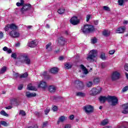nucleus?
<instances>
[{
	"instance_id": "51",
	"label": "nucleus",
	"mask_w": 128,
	"mask_h": 128,
	"mask_svg": "<svg viewBox=\"0 0 128 128\" xmlns=\"http://www.w3.org/2000/svg\"><path fill=\"white\" fill-rule=\"evenodd\" d=\"M91 16H92L90 15V14L86 16V20L87 22H88V20H90V18Z\"/></svg>"
},
{
	"instance_id": "42",
	"label": "nucleus",
	"mask_w": 128,
	"mask_h": 128,
	"mask_svg": "<svg viewBox=\"0 0 128 128\" xmlns=\"http://www.w3.org/2000/svg\"><path fill=\"white\" fill-rule=\"evenodd\" d=\"M100 58H102V60H106V54L104 53L101 54Z\"/></svg>"
},
{
	"instance_id": "22",
	"label": "nucleus",
	"mask_w": 128,
	"mask_h": 128,
	"mask_svg": "<svg viewBox=\"0 0 128 128\" xmlns=\"http://www.w3.org/2000/svg\"><path fill=\"white\" fill-rule=\"evenodd\" d=\"M48 90H49L50 92H56V86H50L48 87Z\"/></svg>"
},
{
	"instance_id": "41",
	"label": "nucleus",
	"mask_w": 128,
	"mask_h": 128,
	"mask_svg": "<svg viewBox=\"0 0 128 128\" xmlns=\"http://www.w3.org/2000/svg\"><path fill=\"white\" fill-rule=\"evenodd\" d=\"M18 56L16 55V53H12L11 55V58H12L14 60L16 59Z\"/></svg>"
},
{
	"instance_id": "43",
	"label": "nucleus",
	"mask_w": 128,
	"mask_h": 128,
	"mask_svg": "<svg viewBox=\"0 0 128 128\" xmlns=\"http://www.w3.org/2000/svg\"><path fill=\"white\" fill-rule=\"evenodd\" d=\"M28 73L25 72L24 74H22L20 76V78H28Z\"/></svg>"
},
{
	"instance_id": "54",
	"label": "nucleus",
	"mask_w": 128,
	"mask_h": 128,
	"mask_svg": "<svg viewBox=\"0 0 128 128\" xmlns=\"http://www.w3.org/2000/svg\"><path fill=\"white\" fill-rule=\"evenodd\" d=\"M12 100L16 104H18V100L17 98H14Z\"/></svg>"
},
{
	"instance_id": "30",
	"label": "nucleus",
	"mask_w": 128,
	"mask_h": 128,
	"mask_svg": "<svg viewBox=\"0 0 128 128\" xmlns=\"http://www.w3.org/2000/svg\"><path fill=\"white\" fill-rule=\"evenodd\" d=\"M3 50H4V52H7L8 54H11L12 52V50L8 49V48L6 46H4L3 48Z\"/></svg>"
},
{
	"instance_id": "35",
	"label": "nucleus",
	"mask_w": 128,
	"mask_h": 128,
	"mask_svg": "<svg viewBox=\"0 0 128 128\" xmlns=\"http://www.w3.org/2000/svg\"><path fill=\"white\" fill-rule=\"evenodd\" d=\"M58 14H62L64 12V8H60L58 10Z\"/></svg>"
},
{
	"instance_id": "33",
	"label": "nucleus",
	"mask_w": 128,
	"mask_h": 128,
	"mask_svg": "<svg viewBox=\"0 0 128 128\" xmlns=\"http://www.w3.org/2000/svg\"><path fill=\"white\" fill-rule=\"evenodd\" d=\"M100 78H95L94 80V82L95 84H98L100 82Z\"/></svg>"
},
{
	"instance_id": "31",
	"label": "nucleus",
	"mask_w": 128,
	"mask_h": 128,
	"mask_svg": "<svg viewBox=\"0 0 128 128\" xmlns=\"http://www.w3.org/2000/svg\"><path fill=\"white\" fill-rule=\"evenodd\" d=\"M96 89V92H97V94H100L102 92V88L100 86H97L95 88Z\"/></svg>"
},
{
	"instance_id": "8",
	"label": "nucleus",
	"mask_w": 128,
	"mask_h": 128,
	"mask_svg": "<svg viewBox=\"0 0 128 128\" xmlns=\"http://www.w3.org/2000/svg\"><path fill=\"white\" fill-rule=\"evenodd\" d=\"M30 6H31L30 4H25L20 10L21 12L24 14L26 12H27V10H28L30 8Z\"/></svg>"
},
{
	"instance_id": "4",
	"label": "nucleus",
	"mask_w": 128,
	"mask_h": 128,
	"mask_svg": "<svg viewBox=\"0 0 128 128\" xmlns=\"http://www.w3.org/2000/svg\"><path fill=\"white\" fill-rule=\"evenodd\" d=\"M120 74L118 71H114L111 74L110 78L112 82H116L118 80H120Z\"/></svg>"
},
{
	"instance_id": "47",
	"label": "nucleus",
	"mask_w": 128,
	"mask_h": 128,
	"mask_svg": "<svg viewBox=\"0 0 128 128\" xmlns=\"http://www.w3.org/2000/svg\"><path fill=\"white\" fill-rule=\"evenodd\" d=\"M128 90V86H126L125 87H124L122 90V92H126V90Z\"/></svg>"
},
{
	"instance_id": "1",
	"label": "nucleus",
	"mask_w": 128,
	"mask_h": 128,
	"mask_svg": "<svg viewBox=\"0 0 128 128\" xmlns=\"http://www.w3.org/2000/svg\"><path fill=\"white\" fill-rule=\"evenodd\" d=\"M18 62L21 64H30V60L28 56L26 54H21L17 58Z\"/></svg>"
},
{
	"instance_id": "16",
	"label": "nucleus",
	"mask_w": 128,
	"mask_h": 128,
	"mask_svg": "<svg viewBox=\"0 0 128 128\" xmlns=\"http://www.w3.org/2000/svg\"><path fill=\"white\" fill-rule=\"evenodd\" d=\"M26 96L27 98H30L36 96V93H30V92H26Z\"/></svg>"
},
{
	"instance_id": "15",
	"label": "nucleus",
	"mask_w": 128,
	"mask_h": 128,
	"mask_svg": "<svg viewBox=\"0 0 128 128\" xmlns=\"http://www.w3.org/2000/svg\"><path fill=\"white\" fill-rule=\"evenodd\" d=\"M122 108H123L122 111V114H128V104H123Z\"/></svg>"
},
{
	"instance_id": "13",
	"label": "nucleus",
	"mask_w": 128,
	"mask_h": 128,
	"mask_svg": "<svg viewBox=\"0 0 128 128\" xmlns=\"http://www.w3.org/2000/svg\"><path fill=\"white\" fill-rule=\"evenodd\" d=\"M124 30H126V27L121 26L116 30V34H124Z\"/></svg>"
},
{
	"instance_id": "5",
	"label": "nucleus",
	"mask_w": 128,
	"mask_h": 128,
	"mask_svg": "<svg viewBox=\"0 0 128 128\" xmlns=\"http://www.w3.org/2000/svg\"><path fill=\"white\" fill-rule=\"evenodd\" d=\"M108 101L112 102V106H116L118 104V100L116 96H108Z\"/></svg>"
},
{
	"instance_id": "28",
	"label": "nucleus",
	"mask_w": 128,
	"mask_h": 128,
	"mask_svg": "<svg viewBox=\"0 0 128 128\" xmlns=\"http://www.w3.org/2000/svg\"><path fill=\"white\" fill-rule=\"evenodd\" d=\"M104 36H110V32L108 30H104L102 32Z\"/></svg>"
},
{
	"instance_id": "20",
	"label": "nucleus",
	"mask_w": 128,
	"mask_h": 128,
	"mask_svg": "<svg viewBox=\"0 0 128 128\" xmlns=\"http://www.w3.org/2000/svg\"><path fill=\"white\" fill-rule=\"evenodd\" d=\"M90 94L91 96H96V88H93L90 92Z\"/></svg>"
},
{
	"instance_id": "37",
	"label": "nucleus",
	"mask_w": 128,
	"mask_h": 128,
	"mask_svg": "<svg viewBox=\"0 0 128 128\" xmlns=\"http://www.w3.org/2000/svg\"><path fill=\"white\" fill-rule=\"evenodd\" d=\"M0 114H2V116H8V114H6V112H5L4 110H2L0 112Z\"/></svg>"
},
{
	"instance_id": "10",
	"label": "nucleus",
	"mask_w": 128,
	"mask_h": 128,
	"mask_svg": "<svg viewBox=\"0 0 128 128\" xmlns=\"http://www.w3.org/2000/svg\"><path fill=\"white\" fill-rule=\"evenodd\" d=\"M10 36L12 38H18V36H20V32L14 30H12L10 32Z\"/></svg>"
},
{
	"instance_id": "36",
	"label": "nucleus",
	"mask_w": 128,
	"mask_h": 128,
	"mask_svg": "<svg viewBox=\"0 0 128 128\" xmlns=\"http://www.w3.org/2000/svg\"><path fill=\"white\" fill-rule=\"evenodd\" d=\"M97 42H98V40L96 38H94L92 39H91L92 44H96Z\"/></svg>"
},
{
	"instance_id": "53",
	"label": "nucleus",
	"mask_w": 128,
	"mask_h": 128,
	"mask_svg": "<svg viewBox=\"0 0 128 128\" xmlns=\"http://www.w3.org/2000/svg\"><path fill=\"white\" fill-rule=\"evenodd\" d=\"M114 52H116V50H111L109 51L110 54H114Z\"/></svg>"
},
{
	"instance_id": "62",
	"label": "nucleus",
	"mask_w": 128,
	"mask_h": 128,
	"mask_svg": "<svg viewBox=\"0 0 128 128\" xmlns=\"http://www.w3.org/2000/svg\"><path fill=\"white\" fill-rule=\"evenodd\" d=\"M16 6H20L22 5L21 4V3L18 2L16 4Z\"/></svg>"
},
{
	"instance_id": "64",
	"label": "nucleus",
	"mask_w": 128,
	"mask_h": 128,
	"mask_svg": "<svg viewBox=\"0 0 128 128\" xmlns=\"http://www.w3.org/2000/svg\"><path fill=\"white\" fill-rule=\"evenodd\" d=\"M64 56H61L59 57L60 60H64Z\"/></svg>"
},
{
	"instance_id": "32",
	"label": "nucleus",
	"mask_w": 128,
	"mask_h": 128,
	"mask_svg": "<svg viewBox=\"0 0 128 128\" xmlns=\"http://www.w3.org/2000/svg\"><path fill=\"white\" fill-rule=\"evenodd\" d=\"M64 68L66 70H70V68H72V64L70 63H66L65 64Z\"/></svg>"
},
{
	"instance_id": "60",
	"label": "nucleus",
	"mask_w": 128,
	"mask_h": 128,
	"mask_svg": "<svg viewBox=\"0 0 128 128\" xmlns=\"http://www.w3.org/2000/svg\"><path fill=\"white\" fill-rule=\"evenodd\" d=\"M70 120H74V115H70Z\"/></svg>"
},
{
	"instance_id": "6",
	"label": "nucleus",
	"mask_w": 128,
	"mask_h": 128,
	"mask_svg": "<svg viewBox=\"0 0 128 128\" xmlns=\"http://www.w3.org/2000/svg\"><path fill=\"white\" fill-rule=\"evenodd\" d=\"M83 110L87 114H92L94 112V107L92 105H86L83 107Z\"/></svg>"
},
{
	"instance_id": "57",
	"label": "nucleus",
	"mask_w": 128,
	"mask_h": 128,
	"mask_svg": "<svg viewBox=\"0 0 128 128\" xmlns=\"http://www.w3.org/2000/svg\"><path fill=\"white\" fill-rule=\"evenodd\" d=\"M14 78H18V73H15L14 74Z\"/></svg>"
},
{
	"instance_id": "34",
	"label": "nucleus",
	"mask_w": 128,
	"mask_h": 128,
	"mask_svg": "<svg viewBox=\"0 0 128 128\" xmlns=\"http://www.w3.org/2000/svg\"><path fill=\"white\" fill-rule=\"evenodd\" d=\"M0 124L2 126H8V124L5 121H1Z\"/></svg>"
},
{
	"instance_id": "24",
	"label": "nucleus",
	"mask_w": 128,
	"mask_h": 128,
	"mask_svg": "<svg viewBox=\"0 0 128 128\" xmlns=\"http://www.w3.org/2000/svg\"><path fill=\"white\" fill-rule=\"evenodd\" d=\"M76 96H80L81 98H84L86 96V93L83 92H77L76 93Z\"/></svg>"
},
{
	"instance_id": "3",
	"label": "nucleus",
	"mask_w": 128,
	"mask_h": 128,
	"mask_svg": "<svg viewBox=\"0 0 128 128\" xmlns=\"http://www.w3.org/2000/svg\"><path fill=\"white\" fill-rule=\"evenodd\" d=\"M97 52L98 51H96V50H90L86 58V60L89 62H94V58H96Z\"/></svg>"
},
{
	"instance_id": "45",
	"label": "nucleus",
	"mask_w": 128,
	"mask_h": 128,
	"mask_svg": "<svg viewBox=\"0 0 128 128\" xmlns=\"http://www.w3.org/2000/svg\"><path fill=\"white\" fill-rule=\"evenodd\" d=\"M103 8L104 10H106L107 12H110V10L108 6H103Z\"/></svg>"
},
{
	"instance_id": "21",
	"label": "nucleus",
	"mask_w": 128,
	"mask_h": 128,
	"mask_svg": "<svg viewBox=\"0 0 128 128\" xmlns=\"http://www.w3.org/2000/svg\"><path fill=\"white\" fill-rule=\"evenodd\" d=\"M66 120V117L64 116H61L59 118L57 122L58 124H60V122H64Z\"/></svg>"
},
{
	"instance_id": "58",
	"label": "nucleus",
	"mask_w": 128,
	"mask_h": 128,
	"mask_svg": "<svg viewBox=\"0 0 128 128\" xmlns=\"http://www.w3.org/2000/svg\"><path fill=\"white\" fill-rule=\"evenodd\" d=\"M94 24L95 26H98V20H96L94 21Z\"/></svg>"
},
{
	"instance_id": "50",
	"label": "nucleus",
	"mask_w": 128,
	"mask_h": 128,
	"mask_svg": "<svg viewBox=\"0 0 128 128\" xmlns=\"http://www.w3.org/2000/svg\"><path fill=\"white\" fill-rule=\"evenodd\" d=\"M48 126V122H44L42 123V128H46Z\"/></svg>"
},
{
	"instance_id": "11",
	"label": "nucleus",
	"mask_w": 128,
	"mask_h": 128,
	"mask_svg": "<svg viewBox=\"0 0 128 128\" xmlns=\"http://www.w3.org/2000/svg\"><path fill=\"white\" fill-rule=\"evenodd\" d=\"M28 46L30 48H36L38 46V42L36 40H32L28 43Z\"/></svg>"
},
{
	"instance_id": "23",
	"label": "nucleus",
	"mask_w": 128,
	"mask_h": 128,
	"mask_svg": "<svg viewBox=\"0 0 128 128\" xmlns=\"http://www.w3.org/2000/svg\"><path fill=\"white\" fill-rule=\"evenodd\" d=\"M7 70H8V67L5 66H3L2 68H1L0 70V74H4V72H6Z\"/></svg>"
},
{
	"instance_id": "49",
	"label": "nucleus",
	"mask_w": 128,
	"mask_h": 128,
	"mask_svg": "<svg viewBox=\"0 0 128 128\" xmlns=\"http://www.w3.org/2000/svg\"><path fill=\"white\" fill-rule=\"evenodd\" d=\"M22 88H24V85L22 84H20L18 87V90H22Z\"/></svg>"
},
{
	"instance_id": "7",
	"label": "nucleus",
	"mask_w": 128,
	"mask_h": 128,
	"mask_svg": "<svg viewBox=\"0 0 128 128\" xmlns=\"http://www.w3.org/2000/svg\"><path fill=\"white\" fill-rule=\"evenodd\" d=\"M74 82L78 90H84V84L82 82L78 80H76Z\"/></svg>"
},
{
	"instance_id": "63",
	"label": "nucleus",
	"mask_w": 128,
	"mask_h": 128,
	"mask_svg": "<svg viewBox=\"0 0 128 128\" xmlns=\"http://www.w3.org/2000/svg\"><path fill=\"white\" fill-rule=\"evenodd\" d=\"M26 28H28V30H30V28H32V26H26Z\"/></svg>"
},
{
	"instance_id": "48",
	"label": "nucleus",
	"mask_w": 128,
	"mask_h": 128,
	"mask_svg": "<svg viewBox=\"0 0 128 128\" xmlns=\"http://www.w3.org/2000/svg\"><path fill=\"white\" fill-rule=\"evenodd\" d=\"M106 66V64L105 62H102L101 64V68H104Z\"/></svg>"
},
{
	"instance_id": "27",
	"label": "nucleus",
	"mask_w": 128,
	"mask_h": 128,
	"mask_svg": "<svg viewBox=\"0 0 128 128\" xmlns=\"http://www.w3.org/2000/svg\"><path fill=\"white\" fill-rule=\"evenodd\" d=\"M108 124V120L104 119L100 123V126H106Z\"/></svg>"
},
{
	"instance_id": "44",
	"label": "nucleus",
	"mask_w": 128,
	"mask_h": 128,
	"mask_svg": "<svg viewBox=\"0 0 128 128\" xmlns=\"http://www.w3.org/2000/svg\"><path fill=\"white\" fill-rule=\"evenodd\" d=\"M50 112V108H46L44 110L45 114H48Z\"/></svg>"
},
{
	"instance_id": "12",
	"label": "nucleus",
	"mask_w": 128,
	"mask_h": 128,
	"mask_svg": "<svg viewBox=\"0 0 128 128\" xmlns=\"http://www.w3.org/2000/svg\"><path fill=\"white\" fill-rule=\"evenodd\" d=\"M66 42V40L64 37L61 36L58 38V44L60 46H64Z\"/></svg>"
},
{
	"instance_id": "9",
	"label": "nucleus",
	"mask_w": 128,
	"mask_h": 128,
	"mask_svg": "<svg viewBox=\"0 0 128 128\" xmlns=\"http://www.w3.org/2000/svg\"><path fill=\"white\" fill-rule=\"evenodd\" d=\"M70 22L73 26H76V24H78L80 23V20L78 19V17L74 16L70 20Z\"/></svg>"
},
{
	"instance_id": "14",
	"label": "nucleus",
	"mask_w": 128,
	"mask_h": 128,
	"mask_svg": "<svg viewBox=\"0 0 128 128\" xmlns=\"http://www.w3.org/2000/svg\"><path fill=\"white\" fill-rule=\"evenodd\" d=\"M99 100L101 104H104L106 100H108V97L100 96Z\"/></svg>"
},
{
	"instance_id": "17",
	"label": "nucleus",
	"mask_w": 128,
	"mask_h": 128,
	"mask_svg": "<svg viewBox=\"0 0 128 128\" xmlns=\"http://www.w3.org/2000/svg\"><path fill=\"white\" fill-rule=\"evenodd\" d=\"M80 68L81 70H82L84 72V74H88V69H86V68L84 66L83 64H80Z\"/></svg>"
},
{
	"instance_id": "46",
	"label": "nucleus",
	"mask_w": 128,
	"mask_h": 128,
	"mask_svg": "<svg viewBox=\"0 0 128 128\" xmlns=\"http://www.w3.org/2000/svg\"><path fill=\"white\" fill-rule=\"evenodd\" d=\"M19 114L21 116H26V112L22 110H20Z\"/></svg>"
},
{
	"instance_id": "52",
	"label": "nucleus",
	"mask_w": 128,
	"mask_h": 128,
	"mask_svg": "<svg viewBox=\"0 0 128 128\" xmlns=\"http://www.w3.org/2000/svg\"><path fill=\"white\" fill-rule=\"evenodd\" d=\"M52 110H53V112H56V110H58V107L56 106H54L52 108Z\"/></svg>"
},
{
	"instance_id": "56",
	"label": "nucleus",
	"mask_w": 128,
	"mask_h": 128,
	"mask_svg": "<svg viewBox=\"0 0 128 128\" xmlns=\"http://www.w3.org/2000/svg\"><path fill=\"white\" fill-rule=\"evenodd\" d=\"M64 34L66 36H70V32L68 31H65Z\"/></svg>"
},
{
	"instance_id": "39",
	"label": "nucleus",
	"mask_w": 128,
	"mask_h": 128,
	"mask_svg": "<svg viewBox=\"0 0 128 128\" xmlns=\"http://www.w3.org/2000/svg\"><path fill=\"white\" fill-rule=\"evenodd\" d=\"M10 24H7L4 28L5 32H8V30H10Z\"/></svg>"
},
{
	"instance_id": "29",
	"label": "nucleus",
	"mask_w": 128,
	"mask_h": 128,
	"mask_svg": "<svg viewBox=\"0 0 128 128\" xmlns=\"http://www.w3.org/2000/svg\"><path fill=\"white\" fill-rule=\"evenodd\" d=\"M10 30H14L18 29V26H16V24H10Z\"/></svg>"
},
{
	"instance_id": "26",
	"label": "nucleus",
	"mask_w": 128,
	"mask_h": 128,
	"mask_svg": "<svg viewBox=\"0 0 128 128\" xmlns=\"http://www.w3.org/2000/svg\"><path fill=\"white\" fill-rule=\"evenodd\" d=\"M46 50H47L48 52H50L52 50L51 43H49L46 45Z\"/></svg>"
},
{
	"instance_id": "25",
	"label": "nucleus",
	"mask_w": 128,
	"mask_h": 128,
	"mask_svg": "<svg viewBox=\"0 0 128 128\" xmlns=\"http://www.w3.org/2000/svg\"><path fill=\"white\" fill-rule=\"evenodd\" d=\"M28 90H36V88L34 86H32L31 84L28 86Z\"/></svg>"
},
{
	"instance_id": "55",
	"label": "nucleus",
	"mask_w": 128,
	"mask_h": 128,
	"mask_svg": "<svg viewBox=\"0 0 128 128\" xmlns=\"http://www.w3.org/2000/svg\"><path fill=\"white\" fill-rule=\"evenodd\" d=\"M4 38V33L2 32H0V40H2Z\"/></svg>"
},
{
	"instance_id": "19",
	"label": "nucleus",
	"mask_w": 128,
	"mask_h": 128,
	"mask_svg": "<svg viewBox=\"0 0 128 128\" xmlns=\"http://www.w3.org/2000/svg\"><path fill=\"white\" fill-rule=\"evenodd\" d=\"M50 72L51 74H58V68L56 67H54L50 69Z\"/></svg>"
},
{
	"instance_id": "2",
	"label": "nucleus",
	"mask_w": 128,
	"mask_h": 128,
	"mask_svg": "<svg viewBox=\"0 0 128 128\" xmlns=\"http://www.w3.org/2000/svg\"><path fill=\"white\" fill-rule=\"evenodd\" d=\"M81 30L84 34H90V32H94V26L90 24H86Z\"/></svg>"
},
{
	"instance_id": "38",
	"label": "nucleus",
	"mask_w": 128,
	"mask_h": 128,
	"mask_svg": "<svg viewBox=\"0 0 128 128\" xmlns=\"http://www.w3.org/2000/svg\"><path fill=\"white\" fill-rule=\"evenodd\" d=\"M86 86H88V88H90L92 86V82H86Z\"/></svg>"
},
{
	"instance_id": "61",
	"label": "nucleus",
	"mask_w": 128,
	"mask_h": 128,
	"mask_svg": "<svg viewBox=\"0 0 128 128\" xmlns=\"http://www.w3.org/2000/svg\"><path fill=\"white\" fill-rule=\"evenodd\" d=\"M70 124H66L64 128H70Z\"/></svg>"
},
{
	"instance_id": "18",
	"label": "nucleus",
	"mask_w": 128,
	"mask_h": 128,
	"mask_svg": "<svg viewBox=\"0 0 128 128\" xmlns=\"http://www.w3.org/2000/svg\"><path fill=\"white\" fill-rule=\"evenodd\" d=\"M38 88H46V82H40V84L38 85Z\"/></svg>"
},
{
	"instance_id": "40",
	"label": "nucleus",
	"mask_w": 128,
	"mask_h": 128,
	"mask_svg": "<svg viewBox=\"0 0 128 128\" xmlns=\"http://www.w3.org/2000/svg\"><path fill=\"white\" fill-rule=\"evenodd\" d=\"M124 2V0H118V4L119 6H122Z\"/></svg>"
},
{
	"instance_id": "59",
	"label": "nucleus",
	"mask_w": 128,
	"mask_h": 128,
	"mask_svg": "<svg viewBox=\"0 0 128 128\" xmlns=\"http://www.w3.org/2000/svg\"><path fill=\"white\" fill-rule=\"evenodd\" d=\"M42 74L44 76H46L48 75V72H44Z\"/></svg>"
}]
</instances>
